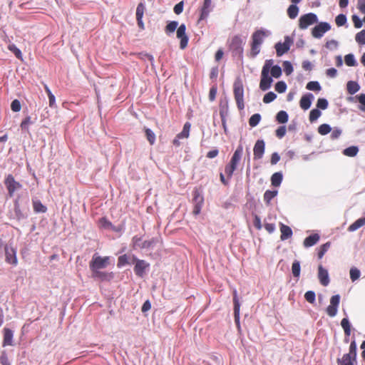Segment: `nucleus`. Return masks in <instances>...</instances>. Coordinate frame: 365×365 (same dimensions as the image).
<instances>
[{"instance_id": "1", "label": "nucleus", "mask_w": 365, "mask_h": 365, "mask_svg": "<svg viewBox=\"0 0 365 365\" xmlns=\"http://www.w3.org/2000/svg\"><path fill=\"white\" fill-rule=\"evenodd\" d=\"M271 34V31L265 29H258L252 34L250 50L251 57L255 58L259 54L260 46L263 43L264 38Z\"/></svg>"}, {"instance_id": "2", "label": "nucleus", "mask_w": 365, "mask_h": 365, "mask_svg": "<svg viewBox=\"0 0 365 365\" xmlns=\"http://www.w3.org/2000/svg\"><path fill=\"white\" fill-rule=\"evenodd\" d=\"M273 64V60H266L261 72V80L259 88L262 91H265L269 89L273 82L272 76H269V70Z\"/></svg>"}, {"instance_id": "3", "label": "nucleus", "mask_w": 365, "mask_h": 365, "mask_svg": "<svg viewBox=\"0 0 365 365\" xmlns=\"http://www.w3.org/2000/svg\"><path fill=\"white\" fill-rule=\"evenodd\" d=\"M243 153V146L240 144L235 150L230 164L225 166V172L228 177L231 178L234 171L236 170L237 166L242 158Z\"/></svg>"}, {"instance_id": "4", "label": "nucleus", "mask_w": 365, "mask_h": 365, "mask_svg": "<svg viewBox=\"0 0 365 365\" xmlns=\"http://www.w3.org/2000/svg\"><path fill=\"white\" fill-rule=\"evenodd\" d=\"M109 262L110 257H102L98 253H95L89 262L91 272L106 268L109 264Z\"/></svg>"}, {"instance_id": "5", "label": "nucleus", "mask_w": 365, "mask_h": 365, "mask_svg": "<svg viewBox=\"0 0 365 365\" xmlns=\"http://www.w3.org/2000/svg\"><path fill=\"white\" fill-rule=\"evenodd\" d=\"M233 91L235 99L239 110L245 108L244 103V88L242 82L240 80L235 81L233 85Z\"/></svg>"}, {"instance_id": "6", "label": "nucleus", "mask_w": 365, "mask_h": 365, "mask_svg": "<svg viewBox=\"0 0 365 365\" xmlns=\"http://www.w3.org/2000/svg\"><path fill=\"white\" fill-rule=\"evenodd\" d=\"M4 185L8 190L10 197H12L16 191L19 190L22 187V185L16 181L12 175H8L4 180Z\"/></svg>"}, {"instance_id": "7", "label": "nucleus", "mask_w": 365, "mask_h": 365, "mask_svg": "<svg viewBox=\"0 0 365 365\" xmlns=\"http://www.w3.org/2000/svg\"><path fill=\"white\" fill-rule=\"evenodd\" d=\"M132 241L134 248L140 249H153L158 242V240L154 237L148 240L142 241V238L138 236H134Z\"/></svg>"}, {"instance_id": "8", "label": "nucleus", "mask_w": 365, "mask_h": 365, "mask_svg": "<svg viewBox=\"0 0 365 365\" xmlns=\"http://www.w3.org/2000/svg\"><path fill=\"white\" fill-rule=\"evenodd\" d=\"M317 16L314 13H308L300 16L299 26L301 29H306L309 26L317 23Z\"/></svg>"}, {"instance_id": "9", "label": "nucleus", "mask_w": 365, "mask_h": 365, "mask_svg": "<svg viewBox=\"0 0 365 365\" xmlns=\"http://www.w3.org/2000/svg\"><path fill=\"white\" fill-rule=\"evenodd\" d=\"M244 43L245 42L240 36H235L232 38L230 46L234 56H242Z\"/></svg>"}, {"instance_id": "10", "label": "nucleus", "mask_w": 365, "mask_h": 365, "mask_svg": "<svg viewBox=\"0 0 365 365\" xmlns=\"http://www.w3.org/2000/svg\"><path fill=\"white\" fill-rule=\"evenodd\" d=\"M293 42V40L289 36L284 37V41L283 43L278 42L275 44L274 48L277 56H282L290 49V46Z\"/></svg>"}, {"instance_id": "11", "label": "nucleus", "mask_w": 365, "mask_h": 365, "mask_svg": "<svg viewBox=\"0 0 365 365\" xmlns=\"http://www.w3.org/2000/svg\"><path fill=\"white\" fill-rule=\"evenodd\" d=\"M5 260L7 263L16 266L18 263L16 250L11 244L4 246Z\"/></svg>"}, {"instance_id": "12", "label": "nucleus", "mask_w": 365, "mask_h": 365, "mask_svg": "<svg viewBox=\"0 0 365 365\" xmlns=\"http://www.w3.org/2000/svg\"><path fill=\"white\" fill-rule=\"evenodd\" d=\"M341 297L339 294L334 295L330 299V304L327 308V314L330 317H334L338 312Z\"/></svg>"}, {"instance_id": "13", "label": "nucleus", "mask_w": 365, "mask_h": 365, "mask_svg": "<svg viewBox=\"0 0 365 365\" xmlns=\"http://www.w3.org/2000/svg\"><path fill=\"white\" fill-rule=\"evenodd\" d=\"M132 262H135L134 272L136 275L143 277L145 269L149 267L150 264L145 260L138 259L135 255L131 256Z\"/></svg>"}, {"instance_id": "14", "label": "nucleus", "mask_w": 365, "mask_h": 365, "mask_svg": "<svg viewBox=\"0 0 365 365\" xmlns=\"http://www.w3.org/2000/svg\"><path fill=\"white\" fill-rule=\"evenodd\" d=\"M331 29V25L327 22H320L312 31V35L316 38H321L324 34Z\"/></svg>"}, {"instance_id": "15", "label": "nucleus", "mask_w": 365, "mask_h": 365, "mask_svg": "<svg viewBox=\"0 0 365 365\" xmlns=\"http://www.w3.org/2000/svg\"><path fill=\"white\" fill-rule=\"evenodd\" d=\"M186 26L184 24H180L177 28V38L180 40V48L184 49L188 43V36L186 35Z\"/></svg>"}, {"instance_id": "16", "label": "nucleus", "mask_w": 365, "mask_h": 365, "mask_svg": "<svg viewBox=\"0 0 365 365\" xmlns=\"http://www.w3.org/2000/svg\"><path fill=\"white\" fill-rule=\"evenodd\" d=\"M91 277L101 282H109L114 277L113 272H107L99 270L91 271Z\"/></svg>"}, {"instance_id": "17", "label": "nucleus", "mask_w": 365, "mask_h": 365, "mask_svg": "<svg viewBox=\"0 0 365 365\" xmlns=\"http://www.w3.org/2000/svg\"><path fill=\"white\" fill-rule=\"evenodd\" d=\"M203 197L200 194L197 190L194 191L193 193V202L194 208L192 213L194 215H197L200 213L202 206L203 205Z\"/></svg>"}, {"instance_id": "18", "label": "nucleus", "mask_w": 365, "mask_h": 365, "mask_svg": "<svg viewBox=\"0 0 365 365\" xmlns=\"http://www.w3.org/2000/svg\"><path fill=\"white\" fill-rule=\"evenodd\" d=\"M265 150V143L263 140H257L255 144L253 152L254 158L256 160L261 159L263 157Z\"/></svg>"}, {"instance_id": "19", "label": "nucleus", "mask_w": 365, "mask_h": 365, "mask_svg": "<svg viewBox=\"0 0 365 365\" xmlns=\"http://www.w3.org/2000/svg\"><path fill=\"white\" fill-rule=\"evenodd\" d=\"M318 278L323 286L326 287L329 284L330 280L328 271L322 265H319L318 267Z\"/></svg>"}, {"instance_id": "20", "label": "nucleus", "mask_w": 365, "mask_h": 365, "mask_svg": "<svg viewBox=\"0 0 365 365\" xmlns=\"http://www.w3.org/2000/svg\"><path fill=\"white\" fill-rule=\"evenodd\" d=\"M314 98V95L311 93L302 96L299 102L300 107L304 110H308L311 107Z\"/></svg>"}, {"instance_id": "21", "label": "nucleus", "mask_w": 365, "mask_h": 365, "mask_svg": "<svg viewBox=\"0 0 365 365\" xmlns=\"http://www.w3.org/2000/svg\"><path fill=\"white\" fill-rule=\"evenodd\" d=\"M233 302H234V316L235 322L239 324L240 323V304L239 299L237 298V291H234L233 295Z\"/></svg>"}, {"instance_id": "22", "label": "nucleus", "mask_w": 365, "mask_h": 365, "mask_svg": "<svg viewBox=\"0 0 365 365\" xmlns=\"http://www.w3.org/2000/svg\"><path fill=\"white\" fill-rule=\"evenodd\" d=\"M211 3L212 0H204L203 6L200 12V20L205 19L211 11Z\"/></svg>"}, {"instance_id": "23", "label": "nucleus", "mask_w": 365, "mask_h": 365, "mask_svg": "<svg viewBox=\"0 0 365 365\" xmlns=\"http://www.w3.org/2000/svg\"><path fill=\"white\" fill-rule=\"evenodd\" d=\"M280 232L281 236L280 239L282 241H284L292 236V230L290 227L285 225L282 223L280 224Z\"/></svg>"}, {"instance_id": "24", "label": "nucleus", "mask_w": 365, "mask_h": 365, "mask_svg": "<svg viewBox=\"0 0 365 365\" xmlns=\"http://www.w3.org/2000/svg\"><path fill=\"white\" fill-rule=\"evenodd\" d=\"M320 239L318 234H313L305 238L304 240V246L305 247H310L316 245Z\"/></svg>"}, {"instance_id": "25", "label": "nucleus", "mask_w": 365, "mask_h": 365, "mask_svg": "<svg viewBox=\"0 0 365 365\" xmlns=\"http://www.w3.org/2000/svg\"><path fill=\"white\" fill-rule=\"evenodd\" d=\"M13 336H14L13 331L9 329L5 328L4 329V341H3V346L13 345Z\"/></svg>"}, {"instance_id": "26", "label": "nucleus", "mask_w": 365, "mask_h": 365, "mask_svg": "<svg viewBox=\"0 0 365 365\" xmlns=\"http://www.w3.org/2000/svg\"><path fill=\"white\" fill-rule=\"evenodd\" d=\"M360 86L356 81H349L346 83V90L349 94L354 95L360 90Z\"/></svg>"}, {"instance_id": "27", "label": "nucleus", "mask_w": 365, "mask_h": 365, "mask_svg": "<svg viewBox=\"0 0 365 365\" xmlns=\"http://www.w3.org/2000/svg\"><path fill=\"white\" fill-rule=\"evenodd\" d=\"M283 180V175L281 172L274 173L271 177V183L274 187L280 186Z\"/></svg>"}, {"instance_id": "28", "label": "nucleus", "mask_w": 365, "mask_h": 365, "mask_svg": "<svg viewBox=\"0 0 365 365\" xmlns=\"http://www.w3.org/2000/svg\"><path fill=\"white\" fill-rule=\"evenodd\" d=\"M33 207L35 212L44 213L46 212L47 208L38 200H33Z\"/></svg>"}, {"instance_id": "29", "label": "nucleus", "mask_w": 365, "mask_h": 365, "mask_svg": "<svg viewBox=\"0 0 365 365\" xmlns=\"http://www.w3.org/2000/svg\"><path fill=\"white\" fill-rule=\"evenodd\" d=\"M353 356L350 354H345L343 355L341 359H338V365H354L353 364Z\"/></svg>"}, {"instance_id": "30", "label": "nucleus", "mask_w": 365, "mask_h": 365, "mask_svg": "<svg viewBox=\"0 0 365 365\" xmlns=\"http://www.w3.org/2000/svg\"><path fill=\"white\" fill-rule=\"evenodd\" d=\"M365 225V217H361L352 223L349 227V232H354Z\"/></svg>"}, {"instance_id": "31", "label": "nucleus", "mask_w": 365, "mask_h": 365, "mask_svg": "<svg viewBox=\"0 0 365 365\" xmlns=\"http://www.w3.org/2000/svg\"><path fill=\"white\" fill-rule=\"evenodd\" d=\"M299 11V7L292 4L287 9V15L291 19H294L298 16Z\"/></svg>"}, {"instance_id": "32", "label": "nucleus", "mask_w": 365, "mask_h": 365, "mask_svg": "<svg viewBox=\"0 0 365 365\" xmlns=\"http://www.w3.org/2000/svg\"><path fill=\"white\" fill-rule=\"evenodd\" d=\"M190 123L187 122L185 123L182 130L177 135L178 138L183 139V138H187L189 137L190 134Z\"/></svg>"}, {"instance_id": "33", "label": "nucleus", "mask_w": 365, "mask_h": 365, "mask_svg": "<svg viewBox=\"0 0 365 365\" xmlns=\"http://www.w3.org/2000/svg\"><path fill=\"white\" fill-rule=\"evenodd\" d=\"M358 152L359 148L357 146L353 145L345 148L343 150V154L346 156L354 157L357 155Z\"/></svg>"}, {"instance_id": "34", "label": "nucleus", "mask_w": 365, "mask_h": 365, "mask_svg": "<svg viewBox=\"0 0 365 365\" xmlns=\"http://www.w3.org/2000/svg\"><path fill=\"white\" fill-rule=\"evenodd\" d=\"M289 115L284 110H280L276 115V120L279 123H285L288 121Z\"/></svg>"}, {"instance_id": "35", "label": "nucleus", "mask_w": 365, "mask_h": 365, "mask_svg": "<svg viewBox=\"0 0 365 365\" xmlns=\"http://www.w3.org/2000/svg\"><path fill=\"white\" fill-rule=\"evenodd\" d=\"M178 26V22L176 21H170L165 26V31L168 35L174 33Z\"/></svg>"}, {"instance_id": "36", "label": "nucleus", "mask_w": 365, "mask_h": 365, "mask_svg": "<svg viewBox=\"0 0 365 365\" xmlns=\"http://www.w3.org/2000/svg\"><path fill=\"white\" fill-rule=\"evenodd\" d=\"M277 190H266L264 194V201L267 204H269L270 201L277 196Z\"/></svg>"}, {"instance_id": "37", "label": "nucleus", "mask_w": 365, "mask_h": 365, "mask_svg": "<svg viewBox=\"0 0 365 365\" xmlns=\"http://www.w3.org/2000/svg\"><path fill=\"white\" fill-rule=\"evenodd\" d=\"M269 71L271 73L272 77H274L275 78H279L282 76V73L281 67L278 65H272Z\"/></svg>"}, {"instance_id": "38", "label": "nucleus", "mask_w": 365, "mask_h": 365, "mask_svg": "<svg viewBox=\"0 0 365 365\" xmlns=\"http://www.w3.org/2000/svg\"><path fill=\"white\" fill-rule=\"evenodd\" d=\"M301 267L298 260H294L292 266V272L294 277H299L300 275Z\"/></svg>"}, {"instance_id": "39", "label": "nucleus", "mask_w": 365, "mask_h": 365, "mask_svg": "<svg viewBox=\"0 0 365 365\" xmlns=\"http://www.w3.org/2000/svg\"><path fill=\"white\" fill-rule=\"evenodd\" d=\"M261 120V115L259 113L253 114L249 119V125L252 127H256Z\"/></svg>"}, {"instance_id": "40", "label": "nucleus", "mask_w": 365, "mask_h": 365, "mask_svg": "<svg viewBox=\"0 0 365 365\" xmlns=\"http://www.w3.org/2000/svg\"><path fill=\"white\" fill-rule=\"evenodd\" d=\"M344 61L345 63L348 66H356L357 65V62L355 59V57L352 53H349L346 55L344 57Z\"/></svg>"}, {"instance_id": "41", "label": "nucleus", "mask_w": 365, "mask_h": 365, "mask_svg": "<svg viewBox=\"0 0 365 365\" xmlns=\"http://www.w3.org/2000/svg\"><path fill=\"white\" fill-rule=\"evenodd\" d=\"M322 115V112L318 108L312 109L309 113V120L311 123L316 121Z\"/></svg>"}, {"instance_id": "42", "label": "nucleus", "mask_w": 365, "mask_h": 365, "mask_svg": "<svg viewBox=\"0 0 365 365\" xmlns=\"http://www.w3.org/2000/svg\"><path fill=\"white\" fill-rule=\"evenodd\" d=\"M331 131V128L329 124L324 123L319 126L318 132L322 135H325Z\"/></svg>"}, {"instance_id": "43", "label": "nucleus", "mask_w": 365, "mask_h": 365, "mask_svg": "<svg viewBox=\"0 0 365 365\" xmlns=\"http://www.w3.org/2000/svg\"><path fill=\"white\" fill-rule=\"evenodd\" d=\"M306 88L309 91H319L322 87L318 81H310L307 84Z\"/></svg>"}, {"instance_id": "44", "label": "nucleus", "mask_w": 365, "mask_h": 365, "mask_svg": "<svg viewBox=\"0 0 365 365\" xmlns=\"http://www.w3.org/2000/svg\"><path fill=\"white\" fill-rule=\"evenodd\" d=\"M145 133L148 142L150 145H153L155 142V134L154 132L150 128H145Z\"/></svg>"}, {"instance_id": "45", "label": "nucleus", "mask_w": 365, "mask_h": 365, "mask_svg": "<svg viewBox=\"0 0 365 365\" xmlns=\"http://www.w3.org/2000/svg\"><path fill=\"white\" fill-rule=\"evenodd\" d=\"M331 246V243L329 242H327L326 243H324V245H322L320 248H319V250L318 252V257L319 259H322L323 257V256L324 255V254L328 251V250L329 249Z\"/></svg>"}, {"instance_id": "46", "label": "nucleus", "mask_w": 365, "mask_h": 365, "mask_svg": "<svg viewBox=\"0 0 365 365\" xmlns=\"http://www.w3.org/2000/svg\"><path fill=\"white\" fill-rule=\"evenodd\" d=\"M129 258L130 257L127 255H120L118 257L117 266L118 267H121L125 264H130Z\"/></svg>"}, {"instance_id": "47", "label": "nucleus", "mask_w": 365, "mask_h": 365, "mask_svg": "<svg viewBox=\"0 0 365 365\" xmlns=\"http://www.w3.org/2000/svg\"><path fill=\"white\" fill-rule=\"evenodd\" d=\"M328 106H329V103H328V101L324 98H319L318 100H317V108L319 110V109H322V110H325L328 108Z\"/></svg>"}, {"instance_id": "48", "label": "nucleus", "mask_w": 365, "mask_h": 365, "mask_svg": "<svg viewBox=\"0 0 365 365\" xmlns=\"http://www.w3.org/2000/svg\"><path fill=\"white\" fill-rule=\"evenodd\" d=\"M355 40L359 44H365V29H363L356 34L355 36Z\"/></svg>"}, {"instance_id": "49", "label": "nucleus", "mask_w": 365, "mask_h": 365, "mask_svg": "<svg viewBox=\"0 0 365 365\" xmlns=\"http://www.w3.org/2000/svg\"><path fill=\"white\" fill-rule=\"evenodd\" d=\"M276 98L277 95L274 92L269 91L264 96L263 102L264 103H269L274 101Z\"/></svg>"}, {"instance_id": "50", "label": "nucleus", "mask_w": 365, "mask_h": 365, "mask_svg": "<svg viewBox=\"0 0 365 365\" xmlns=\"http://www.w3.org/2000/svg\"><path fill=\"white\" fill-rule=\"evenodd\" d=\"M346 21H347V19H346V15L342 14H339L335 19L336 24L338 26H342L345 25L346 24Z\"/></svg>"}, {"instance_id": "51", "label": "nucleus", "mask_w": 365, "mask_h": 365, "mask_svg": "<svg viewBox=\"0 0 365 365\" xmlns=\"http://www.w3.org/2000/svg\"><path fill=\"white\" fill-rule=\"evenodd\" d=\"M287 84L284 81H278L276 84H275V90L276 91H277L279 93H284L287 90Z\"/></svg>"}, {"instance_id": "52", "label": "nucleus", "mask_w": 365, "mask_h": 365, "mask_svg": "<svg viewBox=\"0 0 365 365\" xmlns=\"http://www.w3.org/2000/svg\"><path fill=\"white\" fill-rule=\"evenodd\" d=\"M361 272L360 270L356 267H352L350 269V278L352 282L356 281L360 277Z\"/></svg>"}, {"instance_id": "53", "label": "nucleus", "mask_w": 365, "mask_h": 365, "mask_svg": "<svg viewBox=\"0 0 365 365\" xmlns=\"http://www.w3.org/2000/svg\"><path fill=\"white\" fill-rule=\"evenodd\" d=\"M356 98L361 104L359 106V109L361 111H365V93L357 95L356 96Z\"/></svg>"}, {"instance_id": "54", "label": "nucleus", "mask_w": 365, "mask_h": 365, "mask_svg": "<svg viewBox=\"0 0 365 365\" xmlns=\"http://www.w3.org/2000/svg\"><path fill=\"white\" fill-rule=\"evenodd\" d=\"M305 299L310 304H313L316 299V294L314 291H307L304 294Z\"/></svg>"}, {"instance_id": "55", "label": "nucleus", "mask_w": 365, "mask_h": 365, "mask_svg": "<svg viewBox=\"0 0 365 365\" xmlns=\"http://www.w3.org/2000/svg\"><path fill=\"white\" fill-rule=\"evenodd\" d=\"M283 68L284 73L287 76L290 75L293 72V66L292 63L288 61H285L283 62Z\"/></svg>"}, {"instance_id": "56", "label": "nucleus", "mask_w": 365, "mask_h": 365, "mask_svg": "<svg viewBox=\"0 0 365 365\" xmlns=\"http://www.w3.org/2000/svg\"><path fill=\"white\" fill-rule=\"evenodd\" d=\"M342 133V130L339 128L334 127L333 130L331 129V138L332 140L338 139Z\"/></svg>"}, {"instance_id": "57", "label": "nucleus", "mask_w": 365, "mask_h": 365, "mask_svg": "<svg viewBox=\"0 0 365 365\" xmlns=\"http://www.w3.org/2000/svg\"><path fill=\"white\" fill-rule=\"evenodd\" d=\"M14 212H15L16 217L19 220L26 217L24 215V214L21 212V209L19 207V205L17 201L15 202V205H14Z\"/></svg>"}, {"instance_id": "58", "label": "nucleus", "mask_w": 365, "mask_h": 365, "mask_svg": "<svg viewBox=\"0 0 365 365\" xmlns=\"http://www.w3.org/2000/svg\"><path fill=\"white\" fill-rule=\"evenodd\" d=\"M145 11V6L143 3H140L136 9V19H143Z\"/></svg>"}, {"instance_id": "59", "label": "nucleus", "mask_w": 365, "mask_h": 365, "mask_svg": "<svg viewBox=\"0 0 365 365\" xmlns=\"http://www.w3.org/2000/svg\"><path fill=\"white\" fill-rule=\"evenodd\" d=\"M21 108V103L19 100L15 99L11 102V108L14 112L20 111Z\"/></svg>"}, {"instance_id": "60", "label": "nucleus", "mask_w": 365, "mask_h": 365, "mask_svg": "<svg viewBox=\"0 0 365 365\" xmlns=\"http://www.w3.org/2000/svg\"><path fill=\"white\" fill-rule=\"evenodd\" d=\"M351 356H353V359H356V344L355 341H352L351 342L350 346H349V353Z\"/></svg>"}, {"instance_id": "61", "label": "nucleus", "mask_w": 365, "mask_h": 365, "mask_svg": "<svg viewBox=\"0 0 365 365\" xmlns=\"http://www.w3.org/2000/svg\"><path fill=\"white\" fill-rule=\"evenodd\" d=\"M9 48L14 53L16 58H21V51L15 45H9Z\"/></svg>"}, {"instance_id": "62", "label": "nucleus", "mask_w": 365, "mask_h": 365, "mask_svg": "<svg viewBox=\"0 0 365 365\" xmlns=\"http://www.w3.org/2000/svg\"><path fill=\"white\" fill-rule=\"evenodd\" d=\"M285 134H286V127L284 125L279 126L276 130V135L279 138H282L285 135Z\"/></svg>"}, {"instance_id": "63", "label": "nucleus", "mask_w": 365, "mask_h": 365, "mask_svg": "<svg viewBox=\"0 0 365 365\" xmlns=\"http://www.w3.org/2000/svg\"><path fill=\"white\" fill-rule=\"evenodd\" d=\"M326 47L329 49H335L338 47V42L336 40H329L326 43Z\"/></svg>"}, {"instance_id": "64", "label": "nucleus", "mask_w": 365, "mask_h": 365, "mask_svg": "<svg viewBox=\"0 0 365 365\" xmlns=\"http://www.w3.org/2000/svg\"><path fill=\"white\" fill-rule=\"evenodd\" d=\"M0 362L2 365H10L5 351H3L0 356Z\"/></svg>"}]
</instances>
